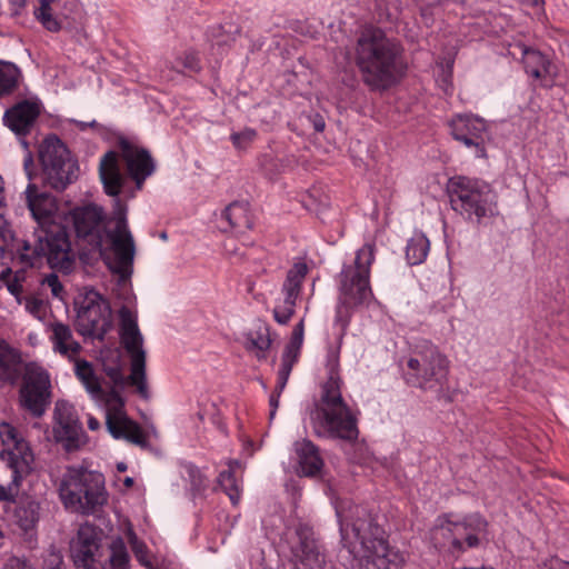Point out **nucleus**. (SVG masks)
Wrapping results in <instances>:
<instances>
[{"label":"nucleus","mask_w":569,"mask_h":569,"mask_svg":"<svg viewBox=\"0 0 569 569\" xmlns=\"http://www.w3.org/2000/svg\"><path fill=\"white\" fill-rule=\"evenodd\" d=\"M120 343L130 358L128 383L136 388L138 395L148 400L150 391L147 382V351L143 348V336L138 327L136 315L128 308L119 310Z\"/></svg>","instance_id":"f8f14e48"},{"label":"nucleus","mask_w":569,"mask_h":569,"mask_svg":"<svg viewBox=\"0 0 569 569\" xmlns=\"http://www.w3.org/2000/svg\"><path fill=\"white\" fill-rule=\"evenodd\" d=\"M4 208H6L4 197H3V193H0V218L4 217Z\"/></svg>","instance_id":"6e6d98bb"},{"label":"nucleus","mask_w":569,"mask_h":569,"mask_svg":"<svg viewBox=\"0 0 569 569\" xmlns=\"http://www.w3.org/2000/svg\"><path fill=\"white\" fill-rule=\"evenodd\" d=\"M96 124V121H91L90 123H82L81 122V128H84L86 126H94Z\"/></svg>","instance_id":"e2e57ef3"},{"label":"nucleus","mask_w":569,"mask_h":569,"mask_svg":"<svg viewBox=\"0 0 569 569\" xmlns=\"http://www.w3.org/2000/svg\"><path fill=\"white\" fill-rule=\"evenodd\" d=\"M448 193L451 208L468 220L480 223L498 214L497 194L483 180L452 177L448 182Z\"/></svg>","instance_id":"1a4fd4ad"},{"label":"nucleus","mask_w":569,"mask_h":569,"mask_svg":"<svg viewBox=\"0 0 569 569\" xmlns=\"http://www.w3.org/2000/svg\"><path fill=\"white\" fill-rule=\"evenodd\" d=\"M169 68L178 73H196L201 69L200 59L196 52L187 50L176 56Z\"/></svg>","instance_id":"4c0bfd02"},{"label":"nucleus","mask_w":569,"mask_h":569,"mask_svg":"<svg viewBox=\"0 0 569 569\" xmlns=\"http://www.w3.org/2000/svg\"><path fill=\"white\" fill-rule=\"evenodd\" d=\"M296 542L290 546L297 569H327L325 556L319 551L312 528L299 523L295 529Z\"/></svg>","instance_id":"aec40b11"},{"label":"nucleus","mask_w":569,"mask_h":569,"mask_svg":"<svg viewBox=\"0 0 569 569\" xmlns=\"http://www.w3.org/2000/svg\"><path fill=\"white\" fill-rule=\"evenodd\" d=\"M522 63L526 73L535 79H543L557 74L551 61L543 53L535 49L523 48Z\"/></svg>","instance_id":"c756f323"},{"label":"nucleus","mask_w":569,"mask_h":569,"mask_svg":"<svg viewBox=\"0 0 569 569\" xmlns=\"http://www.w3.org/2000/svg\"><path fill=\"white\" fill-rule=\"evenodd\" d=\"M132 551L136 559L144 567L150 568L151 565L147 557V547L143 542L138 541L136 538L131 540Z\"/></svg>","instance_id":"a18cd8bd"},{"label":"nucleus","mask_w":569,"mask_h":569,"mask_svg":"<svg viewBox=\"0 0 569 569\" xmlns=\"http://www.w3.org/2000/svg\"><path fill=\"white\" fill-rule=\"evenodd\" d=\"M536 569H569V561L561 560L558 557H550L539 562Z\"/></svg>","instance_id":"49530a36"},{"label":"nucleus","mask_w":569,"mask_h":569,"mask_svg":"<svg viewBox=\"0 0 569 569\" xmlns=\"http://www.w3.org/2000/svg\"><path fill=\"white\" fill-rule=\"evenodd\" d=\"M0 501L13 502L33 470L34 453L22 431L6 421L0 422Z\"/></svg>","instance_id":"20e7f679"},{"label":"nucleus","mask_w":569,"mask_h":569,"mask_svg":"<svg viewBox=\"0 0 569 569\" xmlns=\"http://www.w3.org/2000/svg\"><path fill=\"white\" fill-rule=\"evenodd\" d=\"M375 261V248L363 244L356 254L353 264L343 266L339 274V301L342 306H359L372 298L370 268Z\"/></svg>","instance_id":"ddd939ff"},{"label":"nucleus","mask_w":569,"mask_h":569,"mask_svg":"<svg viewBox=\"0 0 569 569\" xmlns=\"http://www.w3.org/2000/svg\"><path fill=\"white\" fill-rule=\"evenodd\" d=\"M73 361L76 376L83 383L87 391L94 399H104L106 426L110 435L114 439H124L133 445L146 446V436L140 426L127 416L121 396L113 389L104 395L99 378L89 361L78 360L77 358Z\"/></svg>","instance_id":"39448f33"},{"label":"nucleus","mask_w":569,"mask_h":569,"mask_svg":"<svg viewBox=\"0 0 569 569\" xmlns=\"http://www.w3.org/2000/svg\"><path fill=\"white\" fill-rule=\"evenodd\" d=\"M129 555L122 540L114 541L111 546V568L128 569Z\"/></svg>","instance_id":"ea45409f"},{"label":"nucleus","mask_w":569,"mask_h":569,"mask_svg":"<svg viewBox=\"0 0 569 569\" xmlns=\"http://www.w3.org/2000/svg\"><path fill=\"white\" fill-rule=\"evenodd\" d=\"M40 113L41 104L37 100H22L4 112L3 121L17 136L24 137L31 132Z\"/></svg>","instance_id":"b1692460"},{"label":"nucleus","mask_w":569,"mask_h":569,"mask_svg":"<svg viewBox=\"0 0 569 569\" xmlns=\"http://www.w3.org/2000/svg\"><path fill=\"white\" fill-rule=\"evenodd\" d=\"M295 450L298 456L299 472L301 475L311 477L320 472L323 461L316 445L308 439H303L295 443Z\"/></svg>","instance_id":"c85d7f7f"},{"label":"nucleus","mask_w":569,"mask_h":569,"mask_svg":"<svg viewBox=\"0 0 569 569\" xmlns=\"http://www.w3.org/2000/svg\"><path fill=\"white\" fill-rule=\"evenodd\" d=\"M53 0H39V7L34 10L37 20L50 32H58L61 29L60 21L52 14L51 3Z\"/></svg>","instance_id":"58836bf2"},{"label":"nucleus","mask_w":569,"mask_h":569,"mask_svg":"<svg viewBox=\"0 0 569 569\" xmlns=\"http://www.w3.org/2000/svg\"><path fill=\"white\" fill-rule=\"evenodd\" d=\"M452 137L468 148H475L478 157H485L486 122L475 116H457L450 121Z\"/></svg>","instance_id":"4be33fe9"},{"label":"nucleus","mask_w":569,"mask_h":569,"mask_svg":"<svg viewBox=\"0 0 569 569\" xmlns=\"http://www.w3.org/2000/svg\"><path fill=\"white\" fill-rule=\"evenodd\" d=\"M53 436L58 442L64 443L69 450L78 448L82 426L74 407L66 401H57L53 412Z\"/></svg>","instance_id":"412c9836"},{"label":"nucleus","mask_w":569,"mask_h":569,"mask_svg":"<svg viewBox=\"0 0 569 569\" xmlns=\"http://www.w3.org/2000/svg\"><path fill=\"white\" fill-rule=\"evenodd\" d=\"M246 348L254 351L259 360L266 359V351L271 346L270 330L266 323L258 322L246 335Z\"/></svg>","instance_id":"2f4dec72"},{"label":"nucleus","mask_w":569,"mask_h":569,"mask_svg":"<svg viewBox=\"0 0 569 569\" xmlns=\"http://www.w3.org/2000/svg\"><path fill=\"white\" fill-rule=\"evenodd\" d=\"M315 129L319 132H321L325 129V121L322 119H319L315 122Z\"/></svg>","instance_id":"4d7b16f0"},{"label":"nucleus","mask_w":569,"mask_h":569,"mask_svg":"<svg viewBox=\"0 0 569 569\" xmlns=\"http://www.w3.org/2000/svg\"><path fill=\"white\" fill-rule=\"evenodd\" d=\"M99 549V537L96 527L90 523L80 526L76 541L71 546V555L77 569H101L96 559Z\"/></svg>","instance_id":"5701e85b"},{"label":"nucleus","mask_w":569,"mask_h":569,"mask_svg":"<svg viewBox=\"0 0 569 569\" xmlns=\"http://www.w3.org/2000/svg\"><path fill=\"white\" fill-rule=\"evenodd\" d=\"M50 558L47 560V562L50 566V569H60V565L62 562V557L59 552L52 551L49 556Z\"/></svg>","instance_id":"3c124183"},{"label":"nucleus","mask_w":569,"mask_h":569,"mask_svg":"<svg viewBox=\"0 0 569 569\" xmlns=\"http://www.w3.org/2000/svg\"><path fill=\"white\" fill-rule=\"evenodd\" d=\"M309 272L305 260L293 262L287 271L281 287L282 300L273 309L274 320L280 325H287L296 312L297 301L301 295L302 283Z\"/></svg>","instance_id":"f3484780"},{"label":"nucleus","mask_w":569,"mask_h":569,"mask_svg":"<svg viewBox=\"0 0 569 569\" xmlns=\"http://www.w3.org/2000/svg\"><path fill=\"white\" fill-rule=\"evenodd\" d=\"M103 238V246L96 247L93 250L100 252L110 271L117 274L120 281H127L133 272L136 242L128 227L127 208L119 199L116 200L114 210L109 218V228Z\"/></svg>","instance_id":"6e6552de"},{"label":"nucleus","mask_w":569,"mask_h":569,"mask_svg":"<svg viewBox=\"0 0 569 569\" xmlns=\"http://www.w3.org/2000/svg\"><path fill=\"white\" fill-rule=\"evenodd\" d=\"M327 373V380L320 386L319 399L309 412L312 430L320 438L355 441L359 436L358 412L342 396L343 381L335 355L328 358Z\"/></svg>","instance_id":"f257e3e1"},{"label":"nucleus","mask_w":569,"mask_h":569,"mask_svg":"<svg viewBox=\"0 0 569 569\" xmlns=\"http://www.w3.org/2000/svg\"><path fill=\"white\" fill-rule=\"evenodd\" d=\"M44 187L63 191L78 178L79 167L64 142L54 134L46 137L38 148Z\"/></svg>","instance_id":"9b49d317"},{"label":"nucleus","mask_w":569,"mask_h":569,"mask_svg":"<svg viewBox=\"0 0 569 569\" xmlns=\"http://www.w3.org/2000/svg\"><path fill=\"white\" fill-rule=\"evenodd\" d=\"M76 305L79 332L102 339L110 328V309L101 295L90 290Z\"/></svg>","instance_id":"dca6fc26"},{"label":"nucleus","mask_w":569,"mask_h":569,"mask_svg":"<svg viewBox=\"0 0 569 569\" xmlns=\"http://www.w3.org/2000/svg\"><path fill=\"white\" fill-rule=\"evenodd\" d=\"M351 307L352 306H342V303L339 301L336 313V323H338L341 327V329H346L349 323V308Z\"/></svg>","instance_id":"de8ad7c7"},{"label":"nucleus","mask_w":569,"mask_h":569,"mask_svg":"<svg viewBox=\"0 0 569 569\" xmlns=\"http://www.w3.org/2000/svg\"><path fill=\"white\" fill-rule=\"evenodd\" d=\"M42 286L48 287L51 290V295L54 298L63 299V286L61 284L59 277L56 273L46 276L42 281Z\"/></svg>","instance_id":"c03bdc74"},{"label":"nucleus","mask_w":569,"mask_h":569,"mask_svg":"<svg viewBox=\"0 0 569 569\" xmlns=\"http://www.w3.org/2000/svg\"><path fill=\"white\" fill-rule=\"evenodd\" d=\"M48 330L50 331L49 340L52 343L53 351L69 360H76L82 347L74 339L70 326L61 321H53L48 325Z\"/></svg>","instance_id":"a878e982"},{"label":"nucleus","mask_w":569,"mask_h":569,"mask_svg":"<svg viewBox=\"0 0 569 569\" xmlns=\"http://www.w3.org/2000/svg\"><path fill=\"white\" fill-rule=\"evenodd\" d=\"M222 219L226 220L232 229H251L252 220L247 203L232 202L222 212Z\"/></svg>","instance_id":"72a5a7b5"},{"label":"nucleus","mask_w":569,"mask_h":569,"mask_svg":"<svg viewBox=\"0 0 569 569\" xmlns=\"http://www.w3.org/2000/svg\"><path fill=\"white\" fill-rule=\"evenodd\" d=\"M20 78L21 71L16 64L0 61V97L12 93L18 88Z\"/></svg>","instance_id":"e433bc0d"},{"label":"nucleus","mask_w":569,"mask_h":569,"mask_svg":"<svg viewBox=\"0 0 569 569\" xmlns=\"http://www.w3.org/2000/svg\"><path fill=\"white\" fill-rule=\"evenodd\" d=\"M9 3L13 7V10L18 12L21 8L24 7L26 0H9Z\"/></svg>","instance_id":"5fc2aeb1"},{"label":"nucleus","mask_w":569,"mask_h":569,"mask_svg":"<svg viewBox=\"0 0 569 569\" xmlns=\"http://www.w3.org/2000/svg\"><path fill=\"white\" fill-rule=\"evenodd\" d=\"M99 174L104 192L110 197H118L127 181L120 170L118 152L111 150L103 154L99 164Z\"/></svg>","instance_id":"393cba45"},{"label":"nucleus","mask_w":569,"mask_h":569,"mask_svg":"<svg viewBox=\"0 0 569 569\" xmlns=\"http://www.w3.org/2000/svg\"><path fill=\"white\" fill-rule=\"evenodd\" d=\"M430 242L428 238L421 233H415L407 243L406 258L409 264L416 266L422 263L429 252Z\"/></svg>","instance_id":"c9c22d12"},{"label":"nucleus","mask_w":569,"mask_h":569,"mask_svg":"<svg viewBox=\"0 0 569 569\" xmlns=\"http://www.w3.org/2000/svg\"><path fill=\"white\" fill-rule=\"evenodd\" d=\"M305 323L301 319L293 328L289 343L286 346L279 369V389L286 388L293 365L297 362L303 342Z\"/></svg>","instance_id":"bb28decb"},{"label":"nucleus","mask_w":569,"mask_h":569,"mask_svg":"<svg viewBox=\"0 0 569 569\" xmlns=\"http://www.w3.org/2000/svg\"><path fill=\"white\" fill-rule=\"evenodd\" d=\"M42 256L53 269L68 271L71 268V247L63 230L54 233L43 232V236L38 237L33 248L28 241H23L17 258L23 267H33Z\"/></svg>","instance_id":"4468645a"},{"label":"nucleus","mask_w":569,"mask_h":569,"mask_svg":"<svg viewBox=\"0 0 569 569\" xmlns=\"http://www.w3.org/2000/svg\"><path fill=\"white\" fill-rule=\"evenodd\" d=\"M20 356L0 338V380L13 382L19 375Z\"/></svg>","instance_id":"7c9ffc66"},{"label":"nucleus","mask_w":569,"mask_h":569,"mask_svg":"<svg viewBox=\"0 0 569 569\" xmlns=\"http://www.w3.org/2000/svg\"><path fill=\"white\" fill-rule=\"evenodd\" d=\"M16 519L22 530L33 529L40 519V503L30 498L22 500L16 509Z\"/></svg>","instance_id":"f704fd0d"},{"label":"nucleus","mask_w":569,"mask_h":569,"mask_svg":"<svg viewBox=\"0 0 569 569\" xmlns=\"http://www.w3.org/2000/svg\"><path fill=\"white\" fill-rule=\"evenodd\" d=\"M355 515L357 518L348 522L337 510L342 541L349 552L377 569H400L405 563L403 555L389 546L383 528L362 508L356 507Z\"/></svg>","instance_id":"f03ea898"},{"label":"nucleus","mask_w":569,"mask_h":569,"mask_svg":"<svg viewBox=\"0 0 569 569\" xmlns=\"http://www.w3.org/2000/svg\"><path fill=\"white\" fill-rule=\"evenodd\" d=\"M51 380L49 372L41 366H26L19 389V403L32 417L44 415L51 402Z\"/></svg>","instance_id":"2eb2a0df"},{"label":"nucleus","mask_w":569,"mask_h":569,"mask_svg":"<svg viewBox=\"0 0 569 569\" xmlns=\"http://www.w3.org/2000/svg\"><path fill=\"white\" fill-rule=\"evenodd\" d=\"M227 251H228L229 253H236V250H228V249H227Z\"/></svg>","instance_id":"0e129e2a"},{"label":"nucleus","mask_w":569,"mask_h":569,"mask_svg":"<svg viewBox=\"0 0 569 569\" xmlns=\"http://www.w3.org/2000/svg\"><path fill=\"white\" fill-rule=\"evenodd\" d=\"M7 289L17 299L18 303L21 305L22 303L21 293H22L23 287L17 276L13 279L8 280Z\"/></svg>","instance_id":"09e8293b"},{"label":"nucleus","mask_w":569,"mask_h":569,"mask_svg":"<svg viewBox=\"0 0 569 569\" xmlns=\"http://www.w3.org/2000/svg\"><path fill=\"white\" fill-rule=\"evenodd\" d=\"M187 471H188V476L190 478L192 491L201 492L202 490H204L207 488V479L203 477V475L197 467L189 466L187 468Z\"/></svg>","instance_id":"37998d69"},{"label":"nucleus","mask_w":569,"mask_h":569,"mask_svg":"<svg viewBox=\"0 0 569 569\" xmlns=\"http://www.w3.org/2000/svg\"><path fill=\"white\" fill-rule=\"evenodd\" d=\"M257 132L253 129L246 128L239 132H232L230 139L234 148L239 150L247 149L256 139Z\"/></svg>","instance_id":"a19ab883"},{"label":"nucleus","mask_w":569,"mask_h":569,"mask_svg":"<svg viewBox=\"0 0 569 569\" xmlns=\"http://www.w3.org/2000/svg\"><path fill=\"white\" fill-rule=\"evenodd\" d=\"M435 548L453 558H459L469 549H475L488 540V522L479 513L453 521L448 515L439 516L430 531Z\"/></svg>","instance_id":"0eeeda50"},{"label":"nucleus","mask_w":569,"mask_h":569,"mask_svg":"<svg viewBox=\"0 0 569 569\" xmlns=\"http://www.w3.org/2000/svg\"><path fill=\"white\" fill-rule=\"evenodd\" d=\"M3 184H4L3 179H2V177L0 176V193H3V189H4V188H3Z\"/></svg>","instance_id":"052dcab7"},{"label":"nucleus","mask_w":569,"mask_h":569,"mask_svg":"<svg viewBox=\"0 0 569 569\" xmlns=\"http://www.w3.org/2000/svg\"><path fill=\"white\" fill-rule=\"evenodd\" d=\"M241 468L239 460H229L228 469L219 473L218 483L229 497L232 505H238L241 497V490L236 478V470Z\"/></svg>","instance_id":"473e14b6"},{"label":"nucleus","mask_w":569,"mask_h":569,"mask_svg":"<svg viewBox=\"0 0 569 569\" xmlns=\"http://www.w3.org/2000/svg\"><path fill=\"white\" fill-rule=\"evenodd\" d=\"M58 492L67 510L86 516L96 513L108 501L103 475L83 467H68Z\"/></svg>","instance_id":"423d86ee"},{"label":"nucleus","mask_w":569,"mask_h":569,"mask_svg":"<svg viewBox=\"0 0 569 569\" xmlns=\"http://www.w3.org/2000/svg\"><path fill=\"white\" fill-rule=\"evenodd\" d=\"M88 428L92 431H96L100 428V422L98 419L93 418V417H89L88 419Z\"/></svg>","instance_id":"864d4df0"},{"label":"nucleus","mask_w":569,"mask_h":569,"mask_svg":"<svg viewBox=\"0 0 569 569\" xmlns=\"http://www.w3.org/2000/svg\"><path fill=\"white\" fill-rule=\"evenodd\" d=\"M118 147L129 176L136 182L137 188L141 189L146 179L156 170V162L151 153L146 148L123 137L118 139Z\"/></svg>","instance_id":"6ab92c4d"},{"label":"nucleus","mask_w":569,"mask_h":569,"mask_svg":"<svg viewBox=\"0 0 569 569\" xmlns=\"http://www.w3.org/2000/svg\"><path fill=\"white\" fill-rule=\"evenodd\" d=\"M401 49L375 27L366 28L357 39L355 60L361 78L371 90H386L397 82Z\"/></svg>","instance_id":"7ed1b4c3"},{"label":"nucleus","mask_w":569,"mask_h":569,"mask_svg":"<svg viewBox=\"0 0 569 569\" xmlns=\"http://www.w3.org/2000/svg\"><path fill=\"white\" fill-rule=\"evenodd\" d=\"M282 391H283V389L282 390L279 389V378H278L277 379L276 389L271 393L270 399H269V403H270V407H271V411H270V417L271 418L274 416L276 410L278 409L279 398H280V395H281Z\"/></svg>","instance_id":"8fccbe9b"},{"label":"nucleus","mask_w":569,"mask_h":569,"mask_svg":"<svg viewBox=\"0 0 569 569\" xmlns=\"http://www.w3.org/2000/svg\"><path fill=\"white\" fill-rule=\"evenodd\" d=\"M24 194L27 206L37 221L47 220L56 212V199L48 192L39 191L37 184L29 183Z\"/></svg>","instance_id":"cd10ccee"},{"label":"nucleus","mask_w":569,"mask_h":569,"mask_svg":"<svg viewBox=\"0 0 569 569\" xmlns=\"http://www.w3.org/2000/svg\"><path fill=\"white\" fill-rule=\"evenodd\" d=\"M24 308L30 315L39 320H43L46 318L48 308L47 303L42 299L36 297H26Z\"/></svg>","instance_id":"79ce46f5"},{"label":"nucleus","mask_w":569,"mask_h":569,"mask_svg":"<svg viewBox=\"0 0 569 569\" xmlns=\"http://www.w3.org/2000/svg\"><path fill=\"white\" fill-rule=\"evenodd\" d=\"M77 237L87 242L92 249L103 246V234L109 228V218L97 204L76 208L72 213Z\"/></svg>","instance_id":"a211bd4d"},{"label":"nucleus","mask_w":569,"mask_h":569,"mask_svg":"<svg viewBox=\"0 0 569 569\" xmlns=\"http://www.w3.org/2000/svg\"><path fill=\"white\" fill-rule=\"evenodd\" d=\"M117 470L120 472H123L127 470V465L124 462H118L117 463Z\"/></svg>","instance_id":"bf43d9fd"},{"label":"nucleus","mask_w":569,"mask_h":569,"mask_svg":"<svg viewBox=\"0 0 569 569\" xmlns=\"http://www.w3.org/2000/svg\"><path fill=\"white\" fill-rule=\"evenodd\" d=\"M133 483H134V480L131 477H127L123 480V485L126 488H131L133 486Z\"/></svg>","instance_id":"13d9d810"},{"label":"nucleus","mask_w":569,"mask_h":569,"mask_svg":"<svg viewBox=\"0 0 569 569\" xmlns=\"http://www.w3.org/2000/svg\"><path fill=\"white\" fill-rule=\"evenodd\" d=\"M542 2V0H531L532 6H539Z\"/></svg>","instance_id":"680f3d73"},{"label":"nucleus","mask_w":569,"mask_h":569,"mask_svg":"<svg viewBox=\"0 0 569 569\" xmlns=\"http://www.w3.org/2000/svg\"><path fill=\"white\" fill-rule=\"evenodd\" d=\"M107 375L113 380V382L119 383L122 381V373L119 368H110L107 370Z\"/></svg>","instance_id":"603ef678"},{"label":"nucleus","mask_w":569,"mask_h":569,"mask_svg":"<svg viewBox=\"0 0 569 569\" xmlns=\"http://www.w3.org/2000/svg\"><path fill=\"white\" fill-rule=\"evenodd\" d=\"M449 366V359L436 345L429 340H421L408 355L403 379L411 387L432 390L447 381Z\"/></svg>","instance_id":"9d476101"}]
</instances>
